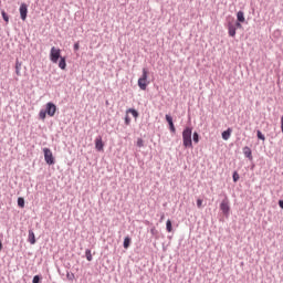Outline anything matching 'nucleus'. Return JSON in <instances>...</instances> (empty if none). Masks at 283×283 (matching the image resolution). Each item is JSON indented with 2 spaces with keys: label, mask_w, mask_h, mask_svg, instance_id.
<instances>
[{
  "label": "nucleus",
  "mask_w": 283,
  "mask_h": 283,
  "mask_svg": "<svg viewBox=\"0 0 283 283\" xmlns=\"http://www.w3.org/2000/svg\"><path fill=\"white\" fill-rule=\"evenodd\" d=\"M192 134H193V128H191L189 126H187L182 130V143H184V147H186V149L193 148V140L191 139Z\"/></svg>",
  "instance_id": "1"
},
{
  "label": "nucleus",
  "mask_w": 283,
  "mask_h": 283,
  "mask_svg": "<svg viewBox=\"0 0 283 283\" xmlns=\"http://www.w3.org/2000/svg\"><path fill=\"white\" fill-rule=\"evenodd\" d=\"M219 209L226 218H229L231 213V202L229 201V197L224 196V198L222 199L219 206Z\"/></svg>",
  "instance_id": "2"
},
{
  "label": "nucleus",
  "mask_w": 283,
  "mask_h": 283,
  "mask_svg": "<svg viewBox=\"0 0 283 283\" xmlns=\"http://www.w3.org/2000/svg\"><path fill=\"white\" fill-rule=\"evenodd\" d=\"M43 154L46 165H56V159L54 158V154H52V149L45 147L43 148Z\"/></svg>",
  "instance_id": "3"
},
{
  "label": "nucleus",
  "mask_w": 283,
  "mask_h": 283,
  "mask_svg": "<svg viewBox=\"0 0 283 283\" xmlns=\"http://www.w3.org/2000/svg\"><path fill=\"white\" fill-rule=\"evenodd\" d=\"M61 56V49H56V46H52L50 51V61L52 63H59V59H62Z\"/></svg>",
  "instance_id": "4"
},
{
  "label": "nucleus",
  "mask_w": 283,
  "mask_h": 283,
  "mask_svg": "<svg viewBox=\"0 0 283 283\" xmlns=\"http://www.w3.org/2000/svg\"><path fill=\"white\" fill-rule=\"evenodd\" d=\"M57 109L59 108L56 107V104H54L53 102H48L45 104L44 111L46 112V115L51 118L55 116Z\"/></svg>",
  "instance_id": "5"
},
{
  "label": "nucleus",
  "mask_w": 283,
  "mask_h": 283,
  "mask_svg": "<svg viewBox=\"0 0 283 283\" xmlns=\"http://www.w3.org/2000/svg\"><path fill=\"white\" fill-rule=\"evenodd\" d=\"M19 12H20V19L25 21V19H28V6L25 4V2L21 3L19 8Z\"/></svg>",
  "instance_id": "6"
},
{
  "label": "nucleus",
  "mask_w": 283,
  "mask_h": 283,
  "mask_svg": "<svg viewBox=\"0 0 283 283\" xmlns=\"http://www.w3.org/2000/svg\"><path fill=\"white\" fill-rule=\"evenodd\" d=\"M104 147H105V144L103 143V137L102 136H97L95 138V149L97 151H103Z\"/></svg>",
  "instance_id": "7"
},
{
  "label": "nucleus",
  "mask_w": 283,
  "mask_h": 283,
  "mask_svg": "<svg viewBox=\"0 0 283 283\" xmlns=\"http://www.w3.org/2000/svg\"><path fill=\"white\" fill-rule=\"evenodd\" d=\"M243 155L248 160H253V151L249 146L243 147Z\"/></svg>",
  "instance_id": "8"
},
{
  "label": "nucleus",
  "mask_w": 283,
  "mask_h": 283,
  "mask_svg": "<svg viewBox=\"0 0 283 283\" xmlns=\"http://www.w3.org/2000/svg\"><path fill=\"white\" fill-rule=\"evenodd\" d=\"M137 85L140 90L145 91L147 90V86L149 85V81L147 80H142L140 77L138 78Z\"/></svg>",
  "instance_id": "9"
},
{
  "label": "nucleus",
  "mask_w": 283,
  "mask_h": 283,
  "mask_svg": "<svg viewBox=\"0 0 283 283\" xmlns=\"http://www.w3.org/2000/svg\"><path fill=\"white\" fill-rule=\"evenodd\" d=\"M232 132H233L232 128H228L227 130H223L221 134V138H223V140H229L231 138Z\"/></svg>",
  "instance_id": "10"
},
{
  "label": "nucleus",
  "mask_w": 283,
  "mask_h": 283,
  "mask_svg": "<svg viewBox=\"0 0 283 283\" xmlns=\"http://www.w3.org/2000/svg\"><path fill=\"white\" fill-rule=\"evenodd\" d=\"M28 242H30V244H36V237L33 230H29Z\"/></svg>",
  "instance_id": "11"
},
{
  "label": "nucleus",
  "mask_w": 283,
  "mask_h": 283,
  "mask_svg": "<svg viewBox=\"0 0 283 283\" xmlns=\"http://www.w3.org/2000/svg\"><path fill=\"white\" fill-rule=\"evenodd\" d=\"M237 21H239V23H244L247 21V19L244 18V11L237 12Z\"/></svg>",
  "instance_id": "12"
},
{
  "label": "nucleus",
  "mask_w": 283,
  "mask_h": 283,
  "mask_svg": "<svg viewBox=\"0 0 283 283\" xmlns=\"http://www.w3.org/2000/svg\"><path fill=\"white\" fill-rule=\"evenodd\" d=\"M235 25L232 23H228V34L229 36H235Z\"/></svg>",
  "instance_id": "13"
},
{
  "label": "nucleus",
  "mask_w": 283,
  "mask_h": 283,
  "mask_svg": "<svg viewBox=\"0 0 283 283\" xmlns=\"http://www.w3.org/2000/svg\"><path fill=\"white\" fill-rule=\"evenodd\" d=\"M123 247L124 249H128L129 247H132V238L129 235L124 238Z\"/></svg>",
  "instance_id": "14"
},
{
  "label": "nucleus",
  "mask_w": 283,
  "mask_h": 283,
  "mask_svg": "<svg viewBox=\"0 0 283 283\" xmlns=\"http://www.w3.org/2000/svg\"><path fill=\"white\" fill-rule=\"evenodd\" d=\"M126 114H132V116L135 117V119L140 116V114L136 111V108L126 109Z\"/></svg>",
  "instance_id": "15"
},
{
  "label": "nucleus",
  "mask_w": 283,
  "mask_h": 283,
  "mask_svg": "<svg viewBox=\"0 0 283 283\" xmlns=\"http://www.w3.org/2000/svg\"><path fill=\"white\" fill-rule=\"evenodd\" d=\"M59 67H60V70H65L67 67V62H66L65 57H60Z\"/></svg>",
  "instance_id": "16"
},
{
  "label": "nucleus",
  "mask_w": 283,
  "mask_h": 283,
  "mask_svg": "<svg viewBox=\"0 0 283 283\" xmlns=\"http://www.w3.org/2000/svg\"><path fill=\"white\" fill-rule=\"evenodd\" d=\"M21 65H22V63L19 60H17L15 61V74H17V76H21Z\"/></svg>",
  "instance_id": "17"
},
{
  "label": "nucleus",
  "mask_w": 283,
  "mask_h": 283,
  "mask_svg": "<svg viewBox=\"0 0 283 283\" xmlns=\"http://www.w3.org/2000/svg\"><path fill=\"white\" fill-rule=\"evenodd\" d=\"M166 231H168V233H171V231H174V226H172L170 219H168L166 221Z\"/></svg>",
  "instance_id": "18"
},
{
  "label": "nucleus",
  "mask_w": 283,
  "mask_h": 283,
  "mask_svg": "<svg viewBox=\"0 0 283 283\" xmlns=\"http://www.w3.org/2000/svg\"><path fill=\"white\" fill-rule=\"evenodd\" d=\"M18 207H20V209L25 207V199L23 197L18 198Z\"/></svg>",
  "instance_id": "19"
},
{
  "label": "nucleus",
  "mask_w": 283,
  "mask_h": 283,
  "mask_svg": "<svg viewBox=\"0 0 283 283\" xmlns=\"http://www.w3.org/2000/svg\"><path fill=\"white\" fill-rule=\"evenodd\" d=\"M85 258H86L87 262H92V260H93L92 250H90V249L85 250Z\"/></svg>",
  "instance_id": "20"
},
{
  "label": "nucleus",
  "mask_w": 283,
  "mask_h": 283,
  "mask_svg": "<svg viewBox=\"0 0 283 283\" xmlns=\"http://www.w3.org/2000/svg\"><path fill=\"white\" fill-rule=\"evenodd\" d=\"M148 74H149V71L144 67V69H143L142 76H140L139 78H142L143 81H147Z\"/></svg>",
  "instance_id": "21"
},
{
  "label": "nucleus",
  "mask_w": 283,
  "mask_h": 283,
  "mask_svg": "<svg viewBox=\"0 0 283 283\" xmlns=\"http://www.w3.org/2000/svg\"><path fill=\"white\" fill-rule=\"evenodd\" d=\"M48 117V113L45 109H41L39 113V118L40 120H45V118Z\"/></svg>",
  "instance_id": "22"
},
{
  "label": "nucleus",
  "mask_w": 283,
  "mask_h": 283,
  "mask_svg": "<svg viewBox=\"0 0 283 283\" xmlns=\"http://www.w3.org/2000/svg\"><path fill=\"white\" fill-rule=\"evenodd\" d=\"M1 14H2L3 21L7 23H10V15H8V13L4 10L1 11Z\"/></svg>",
  "instance_id": "23"
},
{
  "label": "nucleus",
  "mask_w": 283,
  "mask_h": 283,
  "mask_svg": "<svg viewBox=\"0 0 283 283\" xmlns=\"http://www.w3.org/2000/svg\"><path fill=\"white\" fill-rule=\"evenodd\" d=\"M192 140H193V143H196V144L200 143V134H198V132H195V133L192 134Z\"/></svg>",
  "instance_id": "24"
},
{
  "label": "nucleus",
  "mask_w": 283,
  "mask_h": 283,
  "mask_svg": "<svg viewBox=\"0 0 283 283\" xmlns=\"http://www.w3.org/2000/svg\"><path fill=\"white\" fill-rule=\"evenodd\" d=\"M124 123L127 126L132 125V117H129V114H127V113H126V115L124 117Z\"/></svg>",
  "instance_id": "25"
},
{
  "label": "nucleus",
  "mask_w": 283,
  "mask_h": 283,
  "mask_svg": "<svg viewBox=\"0 0 283 283\" xmlns=\"http://www.w3.org/2000/svg\"><path fill=\"white\" fill-rule=\"evenodd\" d=\"M256 137L259 138V140H266V137L264 136V134H262V130H256Z\"/></svg>",
  "instance_id": "26"
},
{
  "label": "nucleus",
  "mask_w": 283,
  "mask_h": 283,
  "mask_svg": "<svg viewBox=\"0 0 283 283\" xmlns=\"http://www.w3.org/2000/svg\"><path fill=\"white\" fill-rule=\"evenodd\" d=\"M232 180L233 182H238V180H240V174H238L237 170H234L232 174Z\"/></svg>",
  "instance_id": "27"
},
{
  "label": "nucleus",
  "mask_w": 283,
  "mask_h": 283,
  "mask_svg": "<svg viewBox=\"0 0 283 283\" xmlns=\"http://www.w3.org/2000/svg\"><path fill=\"white\" fill-rule=\"evenodd\" d=\"M42 280H43V276L36 274L33 276L32 283H41Z\"/></svg>",
  "instance_id": "28"
},
{
  "label": "nucleus",
  "mask_w": 283,
  "mask_h": 283,
  "mask_svg": "<svg viewBox=\"0 0 283 283\" xmlns=\"http://www.w3.org/2000/svg\"><path fill=\"white\" fill-rule=\"evenodd\" d=\"M165 118H166V122L168 123V125L174 124V117H171V115L166 114Z\"/></svg>",
  "instance_id": "29"
},
{
  "label": "nucleus",
  "mask_w": 283,
  "mask_h": 283,
  "mask_svg": "<svg viewBox=\"0 0 283 283\" xmlns=\"http://www.w3.org/2000/svg\"><path fill=\"white\" fill-rule=\"evenodd\" d=\"M74 273L66 272V279L69 282H74Z\"/></svg>",
  "instance_id": "30"
},
{
  "label": "nucleus",
  "mask_w": 283,
  "mask_h": 283,
  "mask_svg": "<svg viewBox=\"0 0 283 283\" xmlns=\"http://www.w3.org/2000/svg\"><path fill=\"white\" fill-rule=\"evenodd\" d=\"M137 147H145V142L143 140V138L137 139Z\"/></svg>",
  "instance_id": "31"
},
{
  "label": "nucleus",
  "mask_w": 283,
  "mask_h": 283,
  "mask_svg": "<svg viewBox=\"0 0 283 283\" xmlns=\"http://www.w3.org/2000/svg\"><path fill=\"white\" fill-rule=\"evenodd\" d=\"M169 125V129L171 132V134H176V126L172 124H168Z\"/></svg>",
  "instance_id": "32"
},
{
  "label": "nucleus",
  "mask_w": 283,
  "mask_h": 283,
  "mask_svg": "<svg viewBox=\"0 0 283 283\" xmlns=\"http://www.w3.org/2000/svg\"><path fill=\"white\" fill-rule=\"evenodd\" d=\"M80 48H81V45L78 44V42H76V43L73 45V50H74L75 52H78Z\"/></svg>",
  "instance_id": "33"
},
{
  "label": "nucleus",
  "mask_w": 283,
  "mask_h": 283,
  "mask_svg": "<svg viewBox=\"0 0 283 283\" xmlns=\"http://www.w3.org/2000/svg\"><path fill=\"white\" fill-rule=\"evenodd\" d=\"M197 207L198 209L202 208V199H197Z\"/></svg>",
  "instance_id": "34"
},
{
  "label": "nucleus",
  "mask_w": 283,
  "mask_h": 283,
  "mask_svg": "<svg viewBox=\"0 0 283 283\" xmlns=\"http://www.w3.org/2000/svg\"><path fill=\"white\" fill-rule=\"evenodd\" d=\"M242 23H243V22H240V21L237 20V22H235V24H234V28H235V29H237V28H239V29L242 28Z\"/></svg>",
  "instance_id": "35"
},
{
  "label": "nucleus",
  "mask_w": 283,
  "mask_h": 283,
  "mask_svg": "<svg viewBox=\"0 0 283 283\" xmlns=\"http://www.w3.org/2000/svg\"><path fill=\"white\" fill-rule=\"evenodd\" d=\"M150 233H151V235H156L158 233V231L156 230V228H151Z\"/></svg>",
  "instance_id": "36"
},
{
  "label": "nucleus",
  "mask_w": 283,
  "mask_h": 283,
  "mask_svg": "<svg viewBox=\"0 0 283 283\" xmlns=\"http://www.w3.org/2000/svg\"><path fill=\"white\" fill-rule=\"evenodd\" d=\"M279 207L283 209V199L279 200Z\"/></svg>",
  "instance_id": "37"
},
{
  "label": "nucleus",
  "mask_w": 283,
  "mask_h": 283,
  "mask_svg": "<svg viewBox=\"0 0 283 283\" xmlns=\"http://www.w3.org/2000/svg\"><path fill=\"white\" fill-rule=\"evenodd\" d=\"M3 249V243L0 240V251Z\"/></svg>",
  "instance_id": "38"
},
{
  "label": "nucleus",
  "mask_w": 283,
  "mask_h": 283,
  "mask_svg": "<svg viewBox=\"0 0 283 283\" xmlns=\"http://www.w3.org/2000/svg\"><path fill=\"white\" fill-rule=\"evenodd\" d=\"M160 220H165V213L161 214Z\"/></svg>",
  "instance_id": "39"
}]
</instances>
